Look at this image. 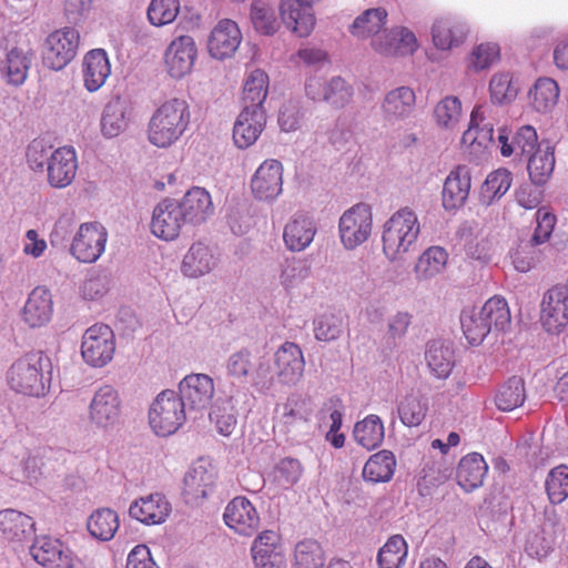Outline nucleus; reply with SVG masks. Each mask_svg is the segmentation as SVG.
Here are the masks:
<instances>
[{
  "label": "nucleus",
  "instance_id": "3c124183",
  "mask_svg": "<svg viewBox=\"0 0 568 568\" xmlns=\"http://www.w3.org/2000/svg\"><path fill=\"white\" fill-rule=\"evenodd\" d=\"M526 399L525 383L521 377L513 376L504 383L495 396L498 409L510 412L521 406Z\"/></svg>",
  "mask_w": 568,
  "mask_h": 568
},
{
  "label": "nucleus",
  "instance_id": "4be33fe9",
  "mask_svg": "<svg viewBox=\"0 0 568 568\" xmlns=\"http://www.w3.org/2000/svg\"><path fill=\"white\" fill-rule=\"evenodd\" d=\"M471 187V174L467 165L455 166L444 181L442 202L447 211L462 207L469 195Z\"/></svg>",
  "mask_w": 568,
  "mask_h": 568
},
{
  "label": "nucleus",
  "instance_id": "09e8293b",
  "mask_svg": "<svg viewBox=\"0 0 568 568\" xmlns=\"http://www.w3.org/2000/svg\"><path fill=\"white\" fill-rule=\"evenodd\" d=\"M555 168L554 148H538L528 156V174L534 184L541 185L551 176Z\"/></svg>",
  "mask_w": 568,
  "mask_h": 568
},
{
  "label": "nucleus",
  "instance_id": "6e6d98bb",
  "mask_svg": "<svg viewBox=\"0 0 568 568\" xmlns=\"http://www.w3.org/2000/svg\"><path fill=\"white\" fill-rule=\"evenodd\" d=\"M532 106L538 112L551 110L558 101L559 88L556 81L550 78L538 79L529 92Z\"/></svg>",
  "mask_w": 568,
  "mask_h": 568
},
{
  "label": "nucleus",
  "instance_id": "1a4fd4ad",
  "mask_svg": "<svg viewBox=\"0 0 568 568\" xmlns=\"http://www.w3.org/2000/svg\"><path fill=\"white\" fill-rule=\"evenodd\" d=\"M17 38L18 33H14L13 44H10V39L8 40L7 53L0 62V71L6 77L8 83L21 85L24 83L31 68L33 51L29 41Z\"/></svg>",
  "mask_w": 568,
  "mask_h": 568
},
{
  "label": "nucleus",
  "instance_id": "412c9836",
  "mask_svg": "<svg viewBox=\"0 0 568 568\" xmlns=\"http://www.w3.org/2000/svg\"><path fill=\"white\" fill-rule=\"evenodd\" d=\"M266 125V111L264 108H243L234 128L233 140L237 148L246 149L253 145Z\"/></svg>",
  "mask_w": 568,
  "mask_h": 568
},
{
  "label": "nucleus",
  "instance_id": "aec40b11",
  "mask_svg": "<svg viewBox=\"0 0 568 568\" xmlns=\"http://www.w3.org/2000/svg\"><path fill=\"white\" fill-rule=\"evenodd\" d=\"M242 41V33L236 22L222 19L211 31L207 41L209 53L219 60L232 57Z\"/></svg>",
  "mask_w": 568,
  "mask_h": 568
},
{
  "label": "nucleus",
  "instance_id": "6e6552de",
  "mask_svg": "<svg viewBox=\"0 0 568 568\" xmlns=\"http://www.w3.org/2000/svg\"><path fill=\"white\" fill-rule=\"evenodd\" d=\"M108 232L99 222L82 223L71 243V254L82 263L95 262L104 252Z\"/></svg>",
  "mask_w": 568,
  "mask_h": 568
},
{
  "label": "nucleus",
  "instance_id": "0eeeda50",
  "mask_svg": "<svg viewBox=\"0 0 568 568\" xmlns=\"http://www.w3.org/2000/svg\"><path fill=\"white\" fill-rule=\"evenodd\" d=\"M79 40V32L73 28L51 32L43 47V64L52 70L63 69L75 57Z\"/></svg>",
  "mask_w": 568,
  "mask_h": 568
},
{
  "label": "nucleus",
  "instance_id": "37998d69",
  "mask_svg": "<svg viewBox=\"0 0 568 568\" xmlns=\"http://www.w3.org/2000/svg\"><path fill=\"white\" fill-rule=\"evenodd\" d=\"M395 468L394 454L384 449L368 458L363 468V477L372 483H386L392 479Z\"/></svg>",
  "mask_w": 568,
  "mask_h": 568
},
{
  "label": "nucleus",
  "instance_id": "5fc2aeb1",
  "mask_svg": "<svg viewBox=\"0 0 568 568\" xmlns=\"http://www.w3.org/2000/svg\"><path fill=\"white\" fill-rule=\"evenodd\" d=\"M511 181V173L507 169H499L488 174L480 187L481 203L490 205L504 196L509 190Z\"/></svg>",
  "mask_w": 568,
  "mask_h": 568
},
{
  "label": "nucleus",
  "instance_id": "f704fd0d",
  "mask_svg": "<svg viewBox=\"0 0 568 568\" xmlns=\"http://www.w3.org/2000/svg\"><path fill=\"white\" fill-rule=\"evenodd\" d=\"M387 21V11L384 8H372L359 14L351 26V33L358 39L372 38L382 41L379 32Z\"/></svg>",
  "mask_w": 568,
  "mask_h": 568
},
{
  "label": "nucleus",
  "instance_id": "58836bf2",
  "mask_svg": "<svg viewBox=\"0 0 568 568\" xmlns=\"http://www.w3.org/2000/svg\"><path fill=\"white\" fill-rule=\"evenodd\" d=\"M270 79L265 71L255 69L251 71L243 85V108H264L268 94Z\"/></svg>",
  "mask_w": 568,
  "mask_h": 568
},
{
  "label": "nucleus",
  "instance_id": "4468645a",
  "mask_svg": "<svg viewBox=\"0 0 568 568\" xmlns=\"http://www.w3.org/2000/svg\"><path fill=\"white\" fill-rule=\"evenodd\" d=\"M275 414L273 428L284 435L294 434L310 422L311 400L301 396L290 397L285 403L276 406Z\"/></svg>",
  "mask_w": 568,
  "mask_h": 568
},
{
  "label": "nucleus",
  "instance_id": "338daca9",
  "mask_svg": "<svg viewBox=\"0 0 568 568\" xmlns=\"http://www.w3.org/2000/svg\"><path fill=\"white\" fill-rule=\"evenodd\" d=\"M303 466L296 458L285 457L275 466V479L282 486L288 487L297 484L303 476Z\"/></svg>",
  "mask_w": 568,
  "mask_h": 568
},
{
  "label": "nucleus",
  "instance_id": "bb28decb",
  "mask_svg": "<svg viewBox=\"0 0 568 568\" xmlns=\"http://www.w3.org/2000/svg\"><path fill=\"white\" fill-rule=\"evenodd\" d=\"M53 313V301L50 291L37 286L29 294L22 316L30 327H41L50 322Z\"/></svg>",
  "mask_w": 568,
  "mask_h": 568
},
{
  "label": "nucleus",
  "instance_id": "a211bd4d",
  "mask_svg": "<svg viewBox=\"0 0 568 568\" xmlns=\"http://www.w3.org/2000/svg\"><path fill=\"white\" fill-rule=\"evenodd\" d=\"M225 525L243 536H252L260 527V515L254 505L243 496L234 497L225 507Z\"/></svg>",
  "mask_w": 568,
  "mask_h": 568
},
{
  "label": "nucleus",
  "instance_id": "b1692460",
  "mask_svg": "<svg viewBox=\"0 0 568 568\" xmlns=\"http://www.w3.org/2000/svg\"><path fill=\"white\" fill-rule=\"evenodd\" d=\"M275 367L281 383L287 385L297 383L305 367L301 347L295 343L285 342L275 353Z\"/></svg>",
  "mask_w": 568,
  "mask_h": 568
},
{
  "label": "nucleus",
  "instance_id": "72a5a7b5",
  "mask_svg": "<svg viewBox=\"0 0 568 568\" xmlns=\"http://www.w3.org/2000/svg\"><path fill=\"white\" fill-rule=\"evenodd\" d=\"M214 484V474L204 465H194L184 477L183 495L187 503H197L206 497Z\"/></svg>",
  "mask_w": 568,
  "mask_h": 568
},
{
  "label": "nucleus",
  "instance_id": "603ef678",
  "mask_svg": "<svg viewBox=\"0 0 568 568\" xmlns=\"http://www.w3.org/2000/svg\"><path fill=\"white\" fill-rule=\"evenodd\" d=\"M460 325L465 337L471 345L480 344L490 333L480 307H466L460 314Z\"/></svg>",
  "mask_w": 568,
  "mask_h": 568
},
{
  "label": "nucleus",
  "instance_id": "2eb2a0df",
  "mask_svg": "<svg viewBox=\"0 0 568 568\" xmlns=\"http://www.w3.org/2000/svg\"><path fill=\"white\" fill-rule=\"evenodd\" d=\"M78 172V156L73 148L60 146L50 153L47 165V182L53 189L72 184Z\"/></svg>",
  "mask_w": 568,
  "mask_h": 568
},
{
  "label": "nucleus",
  "instance_id": "680f3d73",
  "mask_svg": "<svg viewBox=\"0 0 568 568\" xmlns=\"http://www.w3.org/2000/svg\"><path fill=\"white\" fill-rule=\"evenodd\" d=\"M179 11V0H151L148 8V19L151 24L162 27L173 22Z\"/></svg>",
  "mask_w": 568,
  "mask_h": 568
},
{
  "label": "nucleus",
  "instance_id": "c756f323",
  "mask_svg": "<svg viewBox=\"0 0 568 568\" xmlns=\"http://www.w3.org/2000/svg\"><path fill=\"white\" fill-rule=\"evenodd\" d=\"M488 466L478 453L464 456L457 467L458 485L466 491H471L483 485Z\"/></svg>",
  "mask_w": 568,
  "mask_h": 568
},
{
  "label": "nucleus",
  "instance_id": "bf43d9fd",
  "mask_svg": "<svg viewBox=\"0 0 568 568\" xmlns=\"http://www.w3.org/2000/svg\"><path fill=\"white\" fill-rule=\"evenodd\" d=\"M436 123L445 129H455L463 118L462 102L457 97L442 99L434 109Z\"/></svg>",
  "mask_w": 568,
  "mask_h": 568
},
{
  "label": "nucleus",
  "instance_id": "f257e3e1",
  "mask_svg": "<svg viewBox=\"0 0 568 568\" xmlns=\"http://www.w3.org/2000/svg\"><path fill=\"white\" fill-rule=\"evenodd\" d=\"M191 122L186 100L171 98L162 102L152 113L146 126L150 144L159 149L174 145L186 132Z\"/></svg>",
  "mask_w": 568,
  "mask_h": 568
},
{
  "label": "nucleus",
  "instance_id": "9b49d317",
  "mask_svg": "<svg viewBox=\"0 0 568 568\" xmlns=\"http://www.w3.org/2000/svg\"><path fill=\"white\" fill-rule=\"evenodd\" d=\"M197 48L190 36H180L171 41L164 53V65L173 79H182L189 74L195 63Z\"/></svg>",
  "mask_w": 568,
  "mask_h": 568
},
{
  "label": "nucleus",
  "instance_id": "a18cd8bd",
  "mask_svg": "<svg viewBox=\"0 0 568 568\" xmlns=\"http://www.w3.org/2000/svg\"><path fill=\"white\" fill-rule=\"evenodd\" d=\"M480 310L490 332H506L510 327L511 315L505 298L493 296L483 304Z\"/></svg>",
  "mask_w": 568,
  "mask_h": 568
},
{
  "label": "nucleus",
  "instance_id": "c85d7f7f",
  "mask_svg": "<svg viewBox=\"0 0 568 568\" xmlns=\"http://www.w3.org/2000/svg\"><path fill=\"white\" fill-rule=\"evenodd\" d=\"M111 73V65L106 52L102 49L89 51L82 62L84 87L89 92L98 91Z\"/></svg>",
  "mask_w": 568,
  "mask_h": 568
},
{
  "label": "nucleus",
  "instance_id": "a878e982",
  "mask_svg": "<svg viewBox=\"0 0 568 568\" xmlns=\"http://www.w3.org/2000/svg\"><path fill=\"white\" fill-rule=\"evenodd\" d=\"M280 13L285 26L298 37H307L314 29L312 7L302 0H281Z\"/></svg>",
  "mask_w": 568,
  "mask_h": 568
},
{
  "label": "nucleus",
  "instance_id": "e433bc0d",
  "mask_svg": "<svg viewBox=\"0 0 568 568\" xmlns=\"http://www.w3.org/2000/svg\"><path fill=\"white\" fill-rule=\"evenodd\" d=\"M385 37L392 40L399 38V43L382 42L375 39L372 47L375 51L385 55H406L412 54L417 49V40L415 34L407 28H394L385 30Z\"/></svg>",
  "mask_w": 568,
  "mask_h": 568
},
{
  "label": "nucleus",
  "instance_id": "6ab92c4d",
  "mask_svg": "<svg viewBox=\"0 0 568 568\" xmlns=\"http://www.w3.org/2000/svg\"><path fill=\"white\" fill-rule=\"evenodd\" d=\"M32 558L44 568H74L77 557L63 544L50 537L38 538L30 547Z\"/></svg>",
  "mask_w": 568,
  "mask_h": 568
},
{
  "label": "nucleus",
  "instance_id": "5701e85b",
  "mask_svg": "<svg viewBox=\"0 0 568 568\" xmlns=\"http://www.w3.org/2000/svg\"><path fill=\"white\" fill-rule=\"evenodd\" d=\"M179 396L192 409L209 407L214 396V382L206 374H190L179 385Z\"/></svg>",
  "mask_w": 568,
  "mask_h": 568
},
{
  "label": "nucleus",
  "instance_id": "de8ad7c7",
  "mask_svg": "<svg viewBox=\"0 0 568 568\" xmlns=\"http://www.w3.org/2000/svg\"><path fill=\"white\" fill-rule=\"evenodd\" d=\"M119 526V516L110 508L97 509L91 514L87 523L91 536L102 541L111 540Z\"/></svg>",
  "mask_w": 568,
  "mask_h": 568
},
{
  "label": "nucleus",
  "instance_id": "774afa93",
  "mask_svg": "<svg viewBox=\"0 0 568 568\" xmlns=\"http://www.w3.org/2000/svg\"><path fill=\"white\" fill-rule=\"evenodd\" d=\"M210 419L215 424L217 432L223 436L232 435L237 424L234 408L230 403L215 405L210 413Z\"/></svg>",
  "mask_w": 568,
  "mask_h": 568
},
{
  "label": "nucleus",
  "instance_id": "ea45409f",
  "mask_svg": "<svg viewBox=\"0 0 568 568\" xmlns=\"http://www.w3.org/2000/svg\"><path fill=\"white\" fill-rule=\"evenodd\" d=\"M448 253L440 246H430L418 257L414 273L418 281H427L444 272Z\"/></svg>",
  "mask_w": 568,
  "mask_h": 568
},
{
  "label": "nucleus",
  "instance_id": "a19ab883",
  "mask_svg": "<svg viewBox=\"0 0 568 568\" xmlns=\"http://www.w3.org/2000/svg\"><path fill=\"white\" fill-rule=\"evenodd\" d=\"M128 106L125 101L116 97L109 101L101 118V131L106 138L118 136L129 123L126 116Z\"/></svg>",
  "mask_w": 568,
  "mask_h": 568
},
{
  "label": "nucleus",
  "instance_id": "79ce46f5",
  "mask_svg": "<svg viewBox=\"0 0 568 568\" xmlns=\"http://www.w3.org/2000/svg\"><path fill=\"white\" fill-rule=\"evenodd\" d=\"M432 33L435 47L440 50L458 47L466 39L465 27L450 19L437 20L433 26Z\"/></svg>",
  "mask_w": 568,
  "mask_h": 568
},
{
  "label": "nucleus",
  "instance_id": "49530a36",
  "mask_svg": "<svg viewBox=\"0 0 568 568\" xmlns=\"http://www.w3.org/2000/svg\"><path fill=\"white\" fill-rule=\"evenodd\" d=\"M385 429L382 419L374 414L357 422L354 427V438L358 445L372 450L384 439Z\"/></svg>",
  "mask_w": 568,
  "mask_h": 568
},
{
  "label": "nucleus",
  "instance_id": "cd10ccee",
  "mask_svg": "<svg viewBox=\"0 0 568 568\" xmlns=\"http://www.w3.org/2000/svg\"><path fill=\"white\" fill-rule=\"evenodd\" d=\"M181 211L187 224H201L213 213L210 193L200 186L191 187L179 201Z\"/></svg>",
  "mask_w": 568,
  "mask_h": 568
},
{
  "label": "nucleus",
  "instance_id": "7c9ffc66",
  "mask_svg": "<svg viewBox=\"0 0 568 568\" xmlns=\"http://www.w3.org/2000/svg\"><path fill=\"white\" fill-rule=\"evenodd\" d=\"M485 120L484 108L476 105L471 111L468 129L462 136V144L468 145L476 151V146L486 149L493 143L494 129Z\"/></svg>",
  "mask_w": 568,
  "mask_h": 568
},
{
  "label": "nucleus",
  "instance_id": "13d9d810",
  "mask_svg": "<svg viewBox=\"0 0 568 568\" xmlns=\"http://www.w3.org/2000/svg\"><path fill=\"white\" fill-rule=\"evenodd\" d=\"M554 544V528L550 524H545L528 534L526 550L531 556L544 558L552 550Z\"/></svg>",
  "mask_w": 568,
  "mask_h": 568
},
{
  "label": "nucleus",
  "instance_id": "c9c22d12",
  "mask_svg": "<svg viewBox=\"0 0 568 568\" xmlns=\"http://www.w3.org/2000/svg\"><path fill=\"white\" fill-rule=\"evenodd\" d=\"M0 530L9 540L21 541L33 535L34 521L21 511L6 509L0 511Z\"/></svg>",
  "mask_w": 568,
  "mask_h": 568
},
{
  "label": "nucleus",
  "instance_id": "f3484780",
  "mask_svg": "<svg viewBox=\"0 0 568 568\" xmlns=\"http://www.w3.org/2000/svg\"><path fill=\"white\" fill-rule=\"evenodd\" d=\"M121 398L111 385L101 386L93 395L89 406L90 420L99 427H109L119 422Z\"/></svg>",
  "mask_w": 568,
  "mask_h": 568
},
{
  "label": "nucleus",
  "instance_id": "ddd939ff",
  "mask_svg": "<svg viewBox=\"0 0 568 568\" xmlns=\"http://www.w3.org/2000/svg\"><path fill=\"white\" fill-rule=\"evenodd\" d=\"M540 322L548 333H559L568 325V291L558 285L542 297Z\"/></svg>",
  "mask_w": 568,
  "mask_h": 568
},
{
  "label": "nucleus",
  "instance_id": "423d86ee",
  "mask_svg": "<svg viewBox=\"0 0 568 568\" xmlns=\"http://www.w3.org/2000/svg\"><path fill=\"white\" fill-rule=\"evenodd\" d=\"M115 352L114 333L109 325L94 324L82 337L81 354L91 366L103 367L112 361Z\"/></svg>",
  "mask_w": 568,
  "mask_h": 568
},
{
  "label": "nucleus",
  "instance_id": "4c0bfd02",
  "mask_svg": "<svg viewBox=\"0 0 568 568\" xmlns=\"http://www.w3.org/2000/svg\"><path fill=\"white\" fill-rule=\"evenodd\" d=\"M500 142V152L504 156H510L514 153L529 156L538 148V135L534 126L523 125L516 132L511 143L508 142V136L500 133L498 136Z\"/></svg>",
  "mask_w": 568,
  "mask_h": 568
},
{
  "label": "nucleus",
  "instance_id": "f8f14e48",
  "mask_svg": "<svg viewBox=\"0 0 568 568\" xmlns=\"http://www.w3.org/2000/svg\"><path fill=\"white\" fill-rule=\"evenodd\" d=\"M185 224L187 222L176 200L164 199L153 210L151 231L159 239L175 240Z\"/></svg>",
  "mask_w": 568,
  "mask_h": 568
},
{
  "label": "nucleus",
  "instance_id": "69168bd1",
  "mask_svg": "<svg viewBox=\"0 0 568 568\" xmlns=\"http://www.w3.org/2000/svg\"><path fill=\"white\" fill-rule=\"evenodd\" d=\"M343 331V320L335 314H323L314 322V334L318 341L336 339Z\"/></svg>",
  "mask_w": 568,
  "mask_h": 568
},
{
  "label": "nucleus",
  "instance_id": "dca6fc26",
  "mask_svg": "<svg viewBox=\"0 0 568 568\" xmlns=\"http://www.w3.org/2000/svg\"><path fill=\"white\" fill-rule=\"evenodd\" d=\"M251 191L260 201L275 200L283 191V165L280 161L265 160L251 179Z\"/></svg>",
  "mask_w": 568,
  "mask_h": 568
},
{
  "label": "nucleus",
  "instance_id": "c03bdc74",
  "mask_svg": "<svg viewBox=\"0 0 568 568\" xmlns=\"http://www.w3.org/2000/svg\"><path fill=\"white\" fill-rule=\"evenodd\" d=\"M425 358L428 367L438 378H447L455 365L453 348L440 341L428 344Z\"/></svg>",
  "mask_w": 568,
  "mask_h": 568
},
{
  "label": "nucleus",
  "instance_id": "e2e57ef3",
  "mask_svg": "<svg viewBox=\"0 0 568 568\" xmlns=\"http://www.w3.org/2000/svg\"><path fill=\"white\" fill-rule=\"evenodd\" d=\"M490 98L494 103H509L517 97V88L508 73H496L489 82Z\"/></svg>",
  "mask_w": 568,
  "mask_h": 568
},
{
  "label": "nucleus",
  "instance_id": "7ed1b4c3",
  "mask_svg": "<svg viewBox=\"0 0 568 568\" xmlns=\"http://www.w3.org/2000/svg\"><path fill=\"white\" fill-rule=\"evenodd\" d=\"M49 362L42 352H31L18 358L7 373L10 388L26 396L44 395L47 387L43 381V369Z\"/></svg>",
  "mask_w": 568,
  "mask_h": 568
},
{
  "label": "nucleus",
  "instance_id": "864d4df0",
  "mask_svg": "<svg viewBox=\"0 0 568 568\" xmlns=\"http://www.w3.org/2000/svg\"><path fill=\"white\" fill-rule=\"evenodd\" d=\"M325 552L318 541L307 538L296 544L294 568H324Z\"/></svg>",
  "mask_w": 568,
  "mask_h": 568
},
{
  "label": "nucleus",
  "instance_id": "f03ea898",
  "mask_svg": "<svg viewBox=\"0 0 568 568\" xmlns=\"http://www.w3.org/2000/svg\"><path fill=\"white\" fill-rule=\"evenodd\" d=\"M419 233L417 214L409 207L397 210L383 226L382 244L385 256L389 261L403 260L416 244Z\"/></svg>",
  "mask_w": 568,
  "mask_h": 568
},
{
  "label": "nucleus",
  "instance_id": "0e129e2a",
  "mask_svg": "<svg viewBox=\"0 0 568 568\" xmlns=\"http://www.w3.org/2000/svg\"><path fill=\"white\" fill-rule=\"evenodd\" d=\"M251 18L258 32L267 36L276 32L278 23L273 10L265 3L255 1L251 8Z\"/></svg>",
  "mask_w": 568,
  "mask_h": 568
},
{
  "label": "nucleus",
  "instance_id": "4d7b16f0",
  "mask_svg": "<svg viewBox=\"0 0 568 568\" xmlns=\"http://www.w3.org/2000/svg\"><path fill=\"white\" fill-rule=\"evenodd\" d=\"M406 557V540L400 535H394L379 549L377 561L381 568H400Z\"/></svg>",
  "mask_w": 568,
  "mask_h": 568
},
{
  "label": "nucleus",
  "instance_id": "20e7f679",
  "mask_svg": "<svg viewBox=\"0 0 568 568\" xmlns=\"http://www.w3.org/2000/svg\"><path fill=\"white\" fill-rule=\"evenodd\" d=\"M185 422V403L171 389L161 392L149 409V424L159 436L174 434Z\"/></svg>",
  "mask_w": 568,
  "mask_h": 568
},
{
  "label": "nucleus",
  "instance_id": "8fccbe9b",
  "mask_svg": "<svg viewBox=\"0 0 568 568\" xmlns=\"http://www.w3.org/2000/svg\"><path fill=\"white\" fill-rule=\"evenodd\" d=\"M415 100V93L410 88L399 87L387 93L383 110L388 118H405L413 112Z\"/></svg>",
  "mask_w": 568,
  "mask_h": 568
},
{
  "label": "nucleus",
  "instance_id": "2f4dec72",
  "mask_svg": "<svg viewBox=\"0 0 568 568\" xmlns=\"http://www.w3.org/2000/svg\"><path fill=\"white\" fill-rule=\"evenodd\" d=\"M216 265V258L210 247L201 242L191 245L182 261V272L189 277H199L210 273Z\"/></svg>",
  "mask_w": 568,
  "mask_h": 568
},
{
  "label": "nucleus",
  "instance_id": "052dcab7",
  "mask_svg": "<svg viewBox=\"0 0 568 568\" xmlns=\"http://www.w3.org/2000/svg\"><path fill=\"white\" fill-rule=\"evenodd\" d=\"M546 491L551 504H560L568 497V466L559 465L549 471Z\"/></svg>",
  "mask_w": 568,
  "mask_h": 568
},
{
  "label": "nucleus",
  "instance_id": "9d476101",
  "mask_svg": "<svg viewBox=\"0 0 568 568\" xmlns=\"http://www.w3.org/2000/svg\"><path fill=\"white\" fill-rule=\"evenodd\" d=\"M255 568H286V555L281 535L275 530H263L251 547Z\"/></svg>",
  "mask_w": 568,
  "mask_h": 568
},
{
  "label": "nucleus",
  "instance_id": "39448f33",
  "mask_svg": "<svg viewBox=\"0 0 568 568\" xmlns=\"http://www.w3.org/2000/svg\"><path fill=\"white\" fill-rule=\"evenodd\" d=\"M372 229V209L366 203L354 204L339 217V239L346 250H354L364 244L369 239Z\"/></svg>",
  "mask_w": 568,
  "mask_h": 568
},
{
  "label": "nucleus",
  "instance_id": "473e14b6",
  "mask_svg": "<svg viewBox=\"0 0 568 568\" xmlns=\"http://www.w3.org/2000/svg\"><path fill=\"white\" fill-rule=\"evenodd\" d=\"M316 233L314 222L307 216H296L284 229L283 239L288 250L300 252L305 250Z\"/></svg>",
  "mask_w": 568,
  "mask_h": 568
},
{
  "label": "nucleus",
  "instance_id": "393cba45",
  "mask_svg": "<svg viewBox=\"0 0 568 568\" xmlns=\"http://www.w3.org/2000/svg\"><path fill=\"white\" fill-rule=\"evenodd\" d=\"M171 513V505L161 494H151L133 501L129 514L132 518L145 525H160Z\"/></svg>",
  "mask_w": 568,
  "mask_h": 568
}]
</instances>
